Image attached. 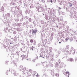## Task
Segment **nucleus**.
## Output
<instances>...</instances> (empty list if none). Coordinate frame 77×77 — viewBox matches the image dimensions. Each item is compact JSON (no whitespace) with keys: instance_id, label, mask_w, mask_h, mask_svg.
<instances>
[{"instance_id":"f257e3e1","label":"nucleus","mask_w":77,"mask_h":77,"mask_svg":"<svg viewBox=\"0 0 77 77\" xmlns=\"http://www.w3.org/2000/svg\"><path fill=\"white\" fill-rule=\"evenodd\" d=\"M64 53L65 54L64 55V57H63V58H66V57H68L66 54H69V47H67L66 48H65L64 49Z\"/></svg>"},{"instance_id":"f03ea898","label":"nucleus","mask_w":77,"mask_h":77,"mask_svg":"<svg viewBox=\"0 0 77 77\" xmlns=\"http://www.w3.org/2000/svg\"><path fill=\"white\" fill-rule=\"evenodd\" d=\"M70 54H72L73 55L75 54V49H74V48L72 47H71L70 49Z\"/></svg>"},{"instance_id":"7ed1b4c3","label":"nucleus","mask_w":77,"mask_h":77,"mask_svg":"<svg viewBox=\"0 0 77 77\" xmlns=\"http://www.w3.org/2000/svg\"><path fill=\"white\" fill-rule=\"evenodd\" d=\"M38 32V30H37V29L35 28V29H32V35H34L35 34V35H36V33Z\"/></svg>"},{"instance_id":"20e7f679","label":"nucleus","mask_w":77,"mask_h":77,"mask_svg":"<svg viewBox=\"0 0 77 77\" xmlns=\"http://www.w3.org/2000/svg\"><path fill=\"white\" fill-rule=\"evenodd\" d=\"M38 12H42V11L43 7L42 6H38L36 8Z\"/></svg>"},{"instance_id":"39448f33","label":"nucleus","mask_w":77,"mask_h":77,"mask_svg":"<svg viewBox=\"0 0 77 77\" xmlns=\"http://www.w3.org/2000/svg\"><path fill=\"white\" fill-rule=\"evenodd\" d=\"M50 15H54V14H56V10L53 9V10H51L50 12Z\"/></svg>"},{"instance_id":"423d86ee","label":"nucleus","mask_w":77,"mask_h":77,"mask_svg":"<svg viewBox=\"0 0 77 77\" xmlns=\"http://www.w3.org/2000/svg\"><path fill=\"white\" fill-rule=\"evenodd\" d=\"M53 36L51 35V36L49 38V39H48V44H49L51 42H52V41L53 40Z\"/></svg>"},{"instance_id":"0eeeda50","label":"nucleus","mask_w":77,"mask_h":77,"mask_svg":"<svg viewBox=\"0 0 77 77\" xmlns=\"http://www.w3.org/2000/svg\"><path fill=\"white\" fill-rule=\"evenodd\" d=\"M30 12V10L29 9V8H27L26 11L25 12V14H29Z\"/></svg>"},{"instance_id":"6e6552de","label":"nucleus","mask_w":77,"mask_h":77,"mask_svg":"<svg viewBox=\"0 0 77 77\" xmlns=\"http://www.w3.org/2000/svg\"><path fill=\"white\" fill-rule=\"evenodd\" d=\"M5 17H6V20H7V19H8L9 18H10V13H7L5 14Z\"/></svg>"},{"instance_id":"1a4fd4ad","label":"nucleus","mask_w":77,"mask_h":77,"mask_svg":"<svg viewBox=\"0 0 77 77\" xmlns=\"http://www.w3.org/2000/svg\"><path fill=\"white\" fill-rule=\"evenodd\" d=\"M23 30V29L20 26L17 29V30L18 32H21V31H22Z\"/></svg>"},{"instance_id":"9d476101","label":"nucleus","mask_w":77,"mask_h":77,"mask_svg":"<svg viewBox=\"0 0 77 77\" xmlns=\"http://www.w3.org/2000/svg\"><path fill=\"white\" fill-rule=\"evenodd\" d=\"M26 23L27 24L26 25V26H28L29 27H30V28H31V27H32V24H29V23L28 22V21H26Z\"/></svg>"},{"instance_id":"9b49d317","label":"nucleus","mask_w":77,"mask_h":77,"mask_svg":"<svg viewBox=\"0 0 77 77\" xmlns=\"http://www.w3.org/2000/svg\"><path fill=\"white\" fill-rule=\"evenodd\" d=\"M69 27L68 26H66L64 25V27H63V29L64 30H66V29H67V30H69Z\"/></svg>"},{"instance_id":"f8f14e48","label":"nucleus","mask_w":77,"mask_h":77,"mask_svg":"<svg viewBox=\"0 0 77 77\" xmlns=\"http://www.w3.org/2000/svg\"><path fill=\"white\" fill-rule=\"evenodd\" d=\"M65 77H69V72H66L65 73Z\"/></svg>"},{"instance_id":"ddd939ff","label":"nucleus","mask_w":77,"mask_h":77,"mask_svg":"<svg viewBox=\"0 0 77 77\" xmlns=\"http://www.w3.org/2000/svg\"><path fill=\"white\" fill-rule=\"evenodd\" d=\"M59 24L60 25V26L59 28L60 29H62V28H63V27L64 26V24H61L60 23H59Z\"/></svg>"},{"instance_id":"4468645a","label":"nucleus","mask_w":77,"mask_h":77,"mask_svg":"<svg viewBox=\"0 0 77 77\" xmlns=\"http://www.w3.org/2000/svg\"><path fill=\"white\" fill-rule=\"evenodd\" d=\"M42 54V53H40L38 56H37L36 58H38V57H42L43 58H44V57H43L42 55H41Z\"/></svg>"},{"instance_id":"2eb2a0df","label":"nucleus","mask_w":77,"mask_h":77,"mask_svg":"<svg viewBox=\"0 0 77 77\" xmlns=\"http://www.w3.org/2000/svg\"><path fill=\"white\" fill-rule=\"evenodd\" d=\"M45 19L47 20H48L50 19V15H45Z\"/></svg>"},{"instance_id":"dca6fc26","label":"nucleus","mask_w":77,"mask_h":77,"mask_svg":"<svg viewBox=\"0 0 77 77\" xmlns=\"http://www.w3.org/2000/svg\"><path fill=\"white\" fill-rule=\"evenodd\" d=\"M47 53H48L47 55L46 56V58H50V55L48 54V50L47 51H46Z\"/></svg>"},{"instance_id":"f3484780","label":"nucleus","mask_w":77,"mask_h":77,"mask_svg":"<svg viewBox=\"0 0 77 77\" xmlns=\"http://www.w3.org/2000/svg\"><path fill=\"white\" fill-rule=\"evenodd\" d=\"M17 6H16L15 8L14 7H11V11H15V9H17Z\"/></svg>"},{"instance_id":"a211bd4d","label":"nucleus","mask_w":77,"mask_h":77,"mask_svg":"<svg viewBox=\"0 0 77 77\" xmlns=\"http://www.w3.org/2000/svg\"><path fill=\"white\" fill-rule=\"evenodd\" d=\"M35 49V46H32L31 47H30V50H32V51H33Z\"/></svg>"},{"instance_id":"6ab92c4d","label":"nucleus","mask_w":77,"mask_h":77,"mask_svg":"<svg viewBox=\"0 0 77 77\" xmlns=\"http://www.w3.org/2000/svg\"><path fill=\"white\" fill-rule=\"evenodd\" d=\"M3 47H4L5 48L6 50H8L9 49V47L8 46H5V45H4L3 46Z\"/></svg>"},{"instance_id":"aec40b11","label":"nucleus","mask_w":77,"mask_h":77,"mask_svg":"<svg viewBox=\"0 0 77 77\" xmlns=\"http://www.w3.org/2000/svg\"><path fill=\"white\" fill-rule=\"evenodd\" d=\"M12 25L13 27H15V28L16 27H17V24H16V23H13L12 24Z\"/></svg>"},{"instance_id":"412c9836","label":"nucleus","mask_w":77,"mask_h":77,"mask_svg":"<svg viewBox=\"0 0 77 77\" xmlns=\"http://www.w3.org/2000/svg\"><path fill=\"white\" fill-rule=\"evenodd\" d=\"M37 23H38V22L36 21L35 20H34L33 22V24H34L35 26L37 24Z\"/></svg>"},{"instance_id":"4be33fe9","label":"nucleus","mask_w":77,"mask_h":77,"mask_svg":"<svg viewBox=\"0 0 77 77\" xmlns=\"http://www.w3.org/2000/svg\"><path fill=\"white\" fill-rule=\"evenodd\" d=\"M51 9H50V8H48V14H50V12H51Z\"/></svg>"},{"instance_id":"5701e85b","label":"nucleus","mask_w":77,"mask_h":77,"mask_svg":"<svg viewBox=\"0 0 77 77\" xmlns=\"http://www.w3.org/2000/svg\"><path fill=\"white\" fill-rule=\"evenodd\" d=\"M17 37L15 36L14 38V41L15 42H16V41H17Z\"/></svg>"},{"instance_id":"b1692460","label":"nucleus","mask_w":77,"mask_h":77,"mask_svg":"<svg viewBox=\"0 0 77 77\" xmlns=\"http://www.w3.org/2000/svg\"><path fill=\"white\" fill-rule=\"evenodd\" d=\"M20 68L21 70H24V67H23V66H20Z\"/></svg>"},{"instance_id":"393cba45","label":"nucleus","mask_w":77,"mask_h":77,"mask_svg":"<svg viewBox=\"0 0 77 77\" xmlns=\"http://www.w3.org/2000/svg\"><path fill=\"white\" fill-rule=\"evenodd\" d=\"M70 17L72 18V17L73 16V12H70Z\"/></svg>"},{"instance_id":"a878e982","label":"nucleus","mask_w":77,"mask_h":77,"mask_svg":"<svg viewBox=\"0 0 77 77\" xmlns=\"http://www.w3.org/2000/svg\"><path fill=\"white\" fill-rule=\"evenodd\" d=\"M50 16H49V20H52V19H53V15H50Z\"/></svg>"},{"instance_id":"bb28decb","label":"nucleus","mask_w":77,"mask_h":77,"mask_svg":"<svg viewBox=\"0 0 77 77\" xmlns=\"http://www.w3.org/2000/svg\"><path fill=\"white\" fill-rule=\"evenodd\" d=\"M1 11H5V9L4 8V7H3V6L1 8Z\"/></svg>"},{"instance_id":"cd10ccee","label":"nucleus","mask_w":77,"mask_h":77,"mask_svg":"<svg viewBox=\"0 0 77 77\" xmlns=\"http://www.w3.org/2000/svg\"><path fill=\"white\" fill-rule=\"evenodd\" d=\"M34 7H35L33 6V4H31V5L30 6V8H34Z\"/></svg>"},{"instance_id":"c85d7f7f","label":"nucleus","mask_w":77,"mask_h":77,"mask_svg":"<svg viewBox=\"0 0 77 77\" xmlns=\"http://www.w3.org/2000/svg\"><path fill=\"white\" fill-rule=\"evenodd\" d=\"M42 14L43 15V16H44L47 15V13L45 12H44L42 13Z\"/></svg>"},{"instance_id":"c756f323","label":"nucleus","mask_w":77,"mask_h":77,"mask_svg":"<svg viewBox=\"0 0 77 77\" xmlns=\"http://www.w3.org/2000/svg\"><path fill=\"white\" fill-rule=\"evenodd\" d=\"M15 21H17V22H18V21H20V19L18 18H16L15 19Z\"/></svg>"},{"instance_id":"7c9ffc66","label":"nucleus","mask_w":77,"mask_h":77,"mask_svg":"<svg viewBox=\"0 0 77 77\" xmlns=\"http://www.w3.org/2000/svg\"><path fill=\"white\" fill-rule=\"evenodd\" d=\"M24 19H26V20H28V19H29V17L28 16H25L24 17Z\"/></svg>"},{"instance_id":"2f4dec72","label":"nucleus","mask_w":77,"mask_h":77,"mask_svg":"<svg viewBox=\"0 0 77 77\" xmlns=\"http://www.w3.org/2000/svg\"><path fill=\"white\" fill-rule=\"evenodd\" d=\"M24 18L22 17V18H21V19H20V21L21 22H22V21H23V20H24Z\"/></svg>"},{"instance_id":"473e14b6","label":"nucleus","mask_w":77,"mask_h":77,"mask_svg":"<svg viewBox=\"0 0 77 77\" xmlns=\"http://www.w3.org/2000/svg\"><path fill=\"white\" fill-rule=\"evenodd\" d=\"M57 20L59 22H60V21H61V19H60L59 17H57Z\"/></svg>"},{"instance_id":"72a5a7b5","label":"nucleus","mask_w":77,"mask_h":77,"mask_svg":"<svg viewBox=\"0 0 77 77\" xmlns=\"http://www.w3.org/2000/svg\"><path fill=\"white\" fill-rule=\"evenodd\" d=\"M20 43H21V44L22 45V46H23L24 47V46H25V44H24V42H20Z\"/></svg>"},{"instance_id":"f704fd0d","label":"nucleus","mask_w":77,"mask_h":77,"mask_svg":"<svg viewBox=\"0 0 77 77\" xmlns=\"http://www.w3.org/2000/svg\"><path fill=\"white\" fill-rule=\"evenodd\" d=\"M42 38H45V34L44 33L42 34Z\"/></svg>"},{"instance_id":"c9c22d12","label":"nucleus","mask_w":77,"mask_h":77,"mask_svg":"<svg viewBox=\"0 0 77 77\" xmlns=\"http://www.w3.org/2000/svg\"><path fill=\"white\" fill-rule=\"evenodd\" d=\"M37 74H38V73H37L36 72H33V75H36Z\"/></svg>"},{"instance_id":"e433bc0d","label":"nucleus","mask_w":77,"mask_h":77,"mask_svg":"<svg viewBox=\"0 0 77 77\" xmlns=\"http://www.w3.org/2000/svg\"><path fill=\"white\" fill-rule=\"evenodd\" d=\"M17 7V9H18V10H20V6H18Z\"/></svg>"},{"instance_id":"4c0bfd02","label":"nucleus","mask_w":77,"mask_h":77,"mask_svg":"<svg viewBox=\"0 0 77 77\" xmlns=\"http://www.w3.org/2000/svg\"><path fill=\"white\" fill-rule=\"evenodd\" d=\"M28 21L29 22H32V18H29L28 19Z\"/></svg>"},{"instance_id":"58836bf2","label":"nucleus","mask_w":77,"mask_h":77,"mask_svg":"<svg viewBox=\"0 0 77 77\" xmlns=\"http://www.w3.org/2000/svg\"><path fill=\"white\" fill-rule=\"evenodd\" d=\"M8 27H6V28H5V32H6V33H7V31H8Z\"/></svg>"},{"instance_id":"ea45409f","label":"nucleus","mask_w":77,"mask_h":77,"mask_svg":"<svg viewBox=\"0 0 77 77\" xmlns=\"http://www.w3.org/2000/svg\"><path fill=\"white\" fill-rule=\"evenodd\" d=\"M60 13H61V14L63 15H65V13L64 12H63L62 11H61Z\"/></svg>"},{"instance_id":"a19ab883","label":"nucleus","mask_w":77,"mask_h":77,"mask_svg":"<svg viewBox=\"0 0 77 77\" xmlns=\"http://www.w3.org/2000/svg\"><path fill=\"white\" fill-rule=\"evenodd\" d=\"M70 42H72V41H73V38H72V37H71L70 39Z\"/></svg>"},{"instance_id":"79ce46f5","label":"nucleus","mask_w":77,"mask_h":77,"mask_svg":"<svg viewBox=\"0 0 77 77\" xmlns=\"http://www.w3.org/2000/svg\"><path fill=\"white\" fill-rule=\"evenodd\" d=\"M40 22L42 24H44V21L43 20H41Z\"/></svg>"},{"instance_id":"37998d69","label":"nucleus","mask_w":77,"mask_h":77,"mask_svg":"<svg viewBox=\"0 0 77 77\" xmlns=\"http://www.w3.org/2000/svg\"><path fill=\"white\" fill-rule=\"evenodd\" d=\"M55 76L56 77H59V73H56L55 74Z\"/></svg>"},{"instance_id":"c03bdc74","label":"nucleus","mask_w":77,"mask_h":77,"mask_svg":"<svg viewBox=\"0 0 77 77\" xmlns=\"http://www.w3.org/2000/svg\"><path fill=\"white\" fill-rule=\"evenodd\" d=\"M21 57H22V58H24L25 57V55L24 54H23V55H21L20 56Z\"/></svg>"},{"instance_id":"a18cd8bd","label":"nucleus","mask_w":77,"mask_h":77,"mask_svg":"<svg viewBox=\"0 0 77 77\" xmlns=\"http://www.w3.org/2000/svg\"><path fill=\"white\" fill-rule=\"evenodd\" d=\"M42 29H43L42 30L44 32L45 31V28L44 26H42Z\"/></svg>"},{"instance_id":"49530a36","label":"nucleus","mask_w":77,"mask_h":77,"mask_svg":"<svg viewBox=\"0 0 77 77\" xmlns=\"http://www.w3.org/2000/svg\"><path fill=\"white\" fill-rule=\"evenodd\" d=\"M60 26V25L59 24V25H57V24H56V27L57 28H58V27H59Z\"/></svg>"},{"instance_id":"de8ad7c7","label":"nucleus","mask_w":77,"mask_h":77,"mask_svg":"<svg viewBox=\"0 0 77 77\" xmlns=\"http://www.w3.org/2000/svg\"><path fill=\"white\" fill-rule=\"evenodd\" d=\"M13 33L14 35H16L17 34V32H16V31H14L13 32Z\"/></svg>"},{"instance_id":"09e8293b","label":"nucleus","mask_w":77,"mask_h":77,"mask_svg":"<svg viewBox=\"0 0 77 77\" xmlns=\"http://www.w3.org/2000/svg\"><path fill=\"white\" fill-rule=\"evenodd\" d=\"M74 4H75V5H77V2L76 1H74Z\"/></svg>"},{"instance_id":"8fccbe9b","label":"nucleus","mask_w":77,"mask_h":77,"mask_svg":"<svg viewBox=\"0 0 77 77\" xmlns=\"http://www.w3.org/2000/svg\"><path fill=\"white\" fill-rule=\"evenodd\" d=\"M57 17H55L54 19V21H56L57 20Z\"/></svg>"},{"instance_id":"3c124183","label":"nucleus","mask_w":77,"mask_h":77,"mask_svg":"<svg viewBox=\"0 0 77 77\" xmlns=\"http://www.w3.org/2000/svg\"><path fill=\"white\" fill-rule=\"evenodd\" d=\"M30 42L31 43H33V40L32 39H31L30 40Z\"/></svg>"},{"instance_id":"603ef678","label":"nucleus","mask_w":77,"mask_h":77,"mask_svg":"<svg viewBox=\"0 0 77 77\" xmlns=\"http://www.w3.org/2000/svg\"><path fill=\"white\" fill-rule=\"evenodd\" d=\"M33 45H36V41H34V43L33 44Z\"/></svg>"},{"instance_id":"864d4df0","label":"nucleus","mask_w":77,"mask_h":77,"mask_svg":"<svg viewBox=\"0 0 77 77\" xmlns=\"http://www.w3.org/2000/svg\"><path fill=\"white\" fill-rule=\"evenodd\" d=\"M57 52L59 54H60V51L58 50L57 51Z\"/></svg>"},{"instance_id":"5fc2aeb1","label":"nucleus","mask_w":77,"mask_h":77,"mask_svg":"<svg viewBox=\"0 0 77 77\" xmlns=\"http://www.w3.org/2000/svg\"><path fill=\"white\" fill-rule=\"evenodd\" d=\"M13 44L14 43L13 42H10V45H11V44L12 45V44Z\"/></svg>"},{"instance_id":"6e6d98bb","label":"nucleus","mask_w":77,"mask_h":77,"mask_svg":"<svg viewBox=\"0 0 77 77\" xmlns=\"http://www.w3.org/2000/svg\"><path fill=\"white\" fill-rule=\"evenodd\" d=\"M73 33H74L75 34L76 33V32L75 31H73L72 32V34Z\"/></svg>"},{"instance_id":"4d7b16f0","label":"nucleus","mask_w":77,"mask_h":77,"mask_svg":"<svg viewBox=\"0 0 77 77\" xmlns=\"http://www.w3.org/2000/svg\"><path fill=\"white\" fill-rule=\"evenodd\" d=\"M66 10L67 12H69V9L67 7H66Z\"/></svg>"},{"instance_id":"13d9d810","label":"nucleus","mask_w":77,"mask_h":77,"mask_svg":"<svg viewBox=\"0 0 77 77\" xmlns=\"http://www.w3.org/2000/svg\"><path fill=\"white\" fill-rule=\"evenodd\" d=\"M42 11V12H45V9H44L43 8Z\"/></svg>"},{"instance_id":"bf43d9fd","label":"nucleus","mask_w":77,"mask_h":77,"mask_svg":"<svg viewBox=\"0 0 77 77\" xmlns=\"http://www.w3.org/2000/svg\"><path fill=\"white\" fill-rule=\"evenodd\" d=\"M17 26H20V23H17Z\"/></svg>"},{"instance_id":"052dcab7","label":"nucleus","mask_w":77,"mask_h":77,"mask_svg":"<svg viewBox=\"0 0 77 77\" xmlns=\"http://www.w3.org/2000/svg\"><path fill=\"white\" fill-rule=\"evenodd\" d=\"M3 5H4L5 6H7V4H6V3L4 4Z\"/></svg>"},{"instance_id":"680f3d73","label":"nucleus","mask_w":77,"mask_h":77,"mask_svg":"<svg viewBox=\"0 0 77 77\" xmlns=\"http://www.w3.org/2000/svg\"><path fill=\"white\" fill-rule=\"evenodd\" d=\"M4 42L5 43H6L7 42V40L6 39H5Z\"/></svg>"},{"instance_id":"e2e57ef3","label":"nucleus","mask_w":77,"mask_h":77,"mask_svg":"<svg viewBox=\"0 0 77 77\" xmlns=\"http://www.w3.org/2000/svg\"><path fill=\"white\" fill-rule=\"evenodd\" d=\"M64 24H67V22L66 21H65L64 22Z\"/></svg>"},{"instance_id":"0e129e2a","label":"nucleus","mask_w":77,"mask_h":77,"mask_svg":"<svg viewBox=\"0 0 77 77\" xmlns=\"http://www.w3.org/2000/svg\"><path fill=\"white\" fill-rule=\"evenodd\" d=\"M41 2H43V3H44L45 2V0H41Z\"/></svg>"},{"instance_id":"69168bd1","label":"nucleus","mask_w":77,"mask_h":77,"mask_svg":"<svg viewBox=\"0 0 77 77\" xmlns=\"http://www.w3.org/2000/svg\"><path fill=\"white\" fill-rule=\"evenodd\" d=\"M73 18H77V16H76V15H75L74 16Z\"/></svg>"},{"instance_id":"338daca9","label":"nucleus","mask_w":77,"mask_h":77,"mask_svg":"<svg viewBox=\"0 0 77 77\" xmlns=\"http://www.w3.org/2000/svg\"><path fill=\"white\" fill-rule=\"evenodd\" d=\"M23 6L24 7L23 8H26L27 6V5L24 4Z\"/></svg>"},{"instance_id":"774afa93","label":"nucleus","mask_w":77,"mask_h":77,"mask_svg":"<svg viewBox=\"0 0 77 77\" xmlns=\"http://www.w3.org/2000/svg\"><path fill=\"white\" fill-rule=\"evenodd\" d=\"M27 45H28V47H29V42H27L26 43Z\"/></svg>"}]
</instances>
